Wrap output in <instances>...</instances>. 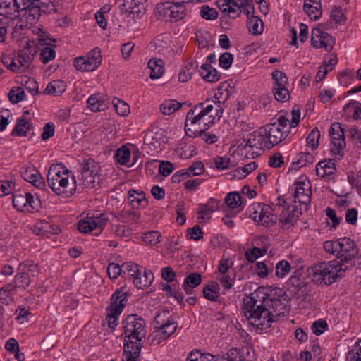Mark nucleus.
Returning a JSON list of instances; mask_svg holds the SVG:
<instances>
[{
    "mask_svg": "<svg viewBox=\"0 0 361 361\" xmlns=\"http://www.w3.org/2000/svg\"><path fill=\"white\" fill-rule=\"evenodd\" d=\"M154 279L153 273L149 269L142 267L133 279V284L139 289H145L151 286Z\"/></svg>",
    "mask_w": 361,
    "mask_h": 361,
    "instance_id": "nucleus-23",
    "label": "nucleus"
},
{
    "mask_svg": "<svg viewBox=\"0 0 361 361\" xmlns=\"http://www.w3.org/2000/svg\"><path fill=\"white\" fill-rule=\"evenodd\" d=\"M87 106L92 111H101L107 108L106 102L102 99L99 94H93L90 96L87 102Z\"/></svg>",
    "mask_w": 361,
    "mask_h": 361,
    "instance_id": "nucleus-38",
    "label": "nucleus"
},
{
    "mask_svg": "<svg viewBox=\"0 0 361 361\" xmlns=\"http://www.w3.org/2000/svg\"><path fill=\"white\" fill-rule=\"evenodd\" d=\"M13 207L18 210L27 212H35L39 210L42 202L37 195L25 190H18L13 195Z\"/></svg>",
    "mask_w": 361,
    "mask_h": 361,
    "instance_id": "nucleus-8",
    "label": "nucleus"
},
{
    "mask_svg": "<svg viewBox=\"0 0 361 361\" xmlns=\"http://www.w3.org/2000/svg\"><path fill=\"white\" fill-rule=\"evenodd\" d=\"M128 200L133 208L145 207L147 204L145 194L142 191L138 192L130 189L128 192Z\"/></svg>",
    "mask_w": 361,
    "mask_h": 361,
    "instance_id": "nucleus-27",
    "label": "nucleus"
},
{
    "mask_svg": "<svg viewBox=\"0 0 361 361\" xmlns=\"http://www.w3.org/2000/svg\"><path fill=\"white\" fill-rule=\"evenodd\" d=\"M276 276L278 278H284L290 271L291 266L288 261L281 260L276 265Z\"/></svg>",
    "mask_w": 361,
    "mask_h": 361,
    "instance_id": "nucleus-50",
    "label": "nucleus"
},
{
    "mask_svg": "<svg viewBox=\"0 0 361 361\" xmlns=\"http://www.w3.org/2000/svg\"><path fill=\"white\" fill-rule=\"evenodd\" d=\"M30 0H0V14L11 19L20 16Z\"/></svg>",
    "mask_w": 361,
    "mask_h": 361,
    "instance_id": "nucleus-13",
    "label": "nucleus"
},
{
    "mask_svg": "<svg viewBox=\"0 0 361 361\" xmlns=\"http://www.w3.org/2000/svg\"><path fill=\"white\" fill-rule=\"evenodd\" d=\"M204 166L201 161H197L191 165L185 171L188 172V177L191 176H199L204 173Z\"/></svg>",
    "mask_w": 361,
    "mask_h": 361,
    "instance_id": "nucleus-63",
    "label": "nucleus"
},
{
    "mask_svg": "<svg viewBox=\"0 0 361 361\" xmlns=\"http://www.w3.org/2000/svg\"><path fill=\"white\" fill-rule=\"evenodd\" d=\"M148 67L151 70L150 78L157 79L159 78L164 71V62L160 59H152L148 62Z\"/></svg>",
    "mask_w": 361,
    "mask_h": 361,
    "instance_id": "nucleus-33",
    "label": "nucleus"
},
{
    "mask_svg": "<svg viewBox=\"0 0 361 361\" xmlns=\"http://www.w3.org/2000/svg\"><path fill=\"white\" fill-rule=\"evenodd\" d=\"M202 282L201 275L198 273L190 274L185 277L183 288L186 294L192 293V289L198 286Z\"/></svg>",
    "mask_w": 361,
    "mask_h": 361,
    "instance_id": "nucleus-32",
    "label": "nucleus"
},
{
    "mask_svg": "<svg viewBox=\"0 0 361 361\" xmlns=\"http://www.w3.org/2000/svg\"><path fill=\"white\" fill-rule=\"evenodd\" d=\"M274 94L275 99L281 102L287 101L290 97L289 91L286 87V85L283 87H274Z\"/></svg>",
    "mask_w": 361,
    "mask_h": 361,
    "instance_id": "nucleus-57",
    "label": "nucleus"
},
{
    "mask_svg": "<svg viewBox=\"0 0 361 361\" xmlns=\"http://www.w3.org/2000/svg\"><path fill=\"white\" fill-rule=\"evenodd\" d=\"M332 148L331 152L334 154L341 155V152L345 147V138L331 139Z\"/></svg>",
    "mask_w": 361,
    "mask_h": 361,
    "instance_id": "nucleus-62",
    "label": "nucleus"
},
{
    "mask_svg": "<svg viewBox=\"0 0 361 361\" xmlns=\"http://www.w3.org/2000/svg\"><path fill=\"white\" fill-rule=\"evenodd\" d=\"M264 137L262 134L259 132V135H254L249 139H247L245 142V145H244V149H261L265 148L264 146Z\"/></svg>",
    "mask_w": 361,
    "mask_h": 361,
    "instance_id": "nucleus-41",
    "label": "nucleus"
},
{
    "mask_svg": "<svg viewBox=\"0 0 361 361\" xmlns=\"http://www.w3.org/2000/svg\"><path fill=\"white\" fill-rule=\"evenodd\" d=\"M167 11H169V16L171 20L173 21L182 20L187 15L185 4L183 3L178 4L177 1L174 0L172 5H169L166 7V12Z\"/></svg>",
    "mask_w": 361,
    "mask_h": 361,
    "instance_id": "nucleus-24",
    "label": "nucleus"
},
{
    "mask_svg": "<svg viewBox=\"0 0 361 361\" xmlns=\"http://www.w3.org/2000/svg\"><path fill=\"white\" fill-rule=\"evenodd\" d=\"M80 180L85 188H94L99 185L100 166L92 158L84 159L80 163Z\"/></svg>",
    "mask_w": 361,
    "mask_h": 361,
    "instance_id": "nucleus-6",
    "label": "nucleus"
},
{
    "mask_svg": "<svg viewBox=\"0 0 361 361\" xmlns=\"http://www.w3.org/2000/svg\"><path fill=\"white\" fill-rule=\"evenodd\" d=\"M272 78L276 82L275 87H283L288 82L287 77L284 73L281 71H275L272 73Z\"/></svg>",
    "mask_w": 361,
    "mask_h": 361,
    "instance_id": "nucleus-64",
    "label": "nucleus"
},
{
    "mask_svg": "<svg viewBox=\"0 0 361 361\" xmlns=\"http://www.w3.org/2000/svg\"><path fill=\"white\" fill-rule=\"evenodd\" d=\"M207 112L199 104L195 105L187 114L185 122V130L188 128H195L196 125H200V121L207 115Z\"/></svg>",
    "mask_w": 361,
    "mask_h": 361,
    "instance_id": "nucleus-20",
    "label": "nucleus"
},
{
    "mask_svg": "<svg viewBox=\"0 0 361 361\" xmlns=\"http://www.w3.org/2000/svg\"><path fill=\"white\" fill-rule=\"evenodd\" d=\"M335 171L334 164L331 160L319 161L316 167L317 175L322 178L331 176L334 174Z\"/></svg>",
    "mask_w": 361,
    "mask_h": 361,
    "instance_id": "nucleus-31",
    "label": "nucleus"
},
{
    "mask_svg": "<svg viewBox=\"0 0 361 361\" xmlns=\"http://www.w3.org/2000/svg\"><path fill=\"white\" fill-rule=\"evenodd\" d=\"M222 7L223 11L228 12L233 18L240 16L241 8L247 16L254 11V7L250 4V0H224Z\"/></svg>",
    "mask_w": 361,
    "mask_h": 361,
    "instance_id": "nucleus-14",
    "label": "nucleus"
},
{
    "mask_svg": "<svg viewBox=\"0 0 361 361\" xmlns=\"http://www.w3.org/2000/svg\"><path fill=\"white\" fill-rule=\"evenodd\" d=\"M200 75L207 81L210 82H217L221 75L218 73L217 71L213 68L209 63H204L200 66Z\"/></svg>",
    "mask_w": 361,
    "mask_h": 361,
    "instance_id": "nucleus-29",
    "label": "nucleus"
},
{
    "mask_svg": "<svg viewBox=\"0 0 361 361\" xmlns=\"http://www.w3.org/2000/svg\"><path fill=\"white\" fill-rule=\"evenodd\" d=\"M146 2L147 0H123L122 11L140 18L145 13Z\"/></svg>",
    "mask_w": 361,
    "mask_h": 361,
    "instance_id": "nucleus-19",
    "label": "nucleus"
},
{
    "mask_svg": "<svg viewBox=\"0 0 361 361\" xmlns=\"http://www.w3.org/2000/svg\"><path fill=\"white\" fill-rule=\"evenodd\" d=\"M348 265L339 264L338 261L324 262L308 269L309 276L316 284L329 286L344 277Z\"/></svg>",
    "mask_w": 361,
    "mask_h": 361,
    "instance_id": "nucleus-4",
    "label": "nucleus"
},
{
    "mask_svg": "<svg viewBox=\"0 0 361 361\" xmlns=\"http://www.w3.org/2000/svg\"><path fill=\"white\" fill-rule=\"evenodd\" d=\"M320 137V131L314 128L307 136L306 140L312 149H316L319 145V139Z\"/></svg>",
    "mask_w": 361,
    "mask_h": 361,
    "instance_id": "nucleus-59",
    "label": "nucleus"
},
{
    "mask_svg": "<svg viewBox=\"0 0 361 361\" xmlns=\"http://www.w3.org/2000/svg\"><path fill=\"white\" fill-rule=\"evenodd\" d=\"M115 157L116 161L122 165H126L129 161L130 157V149L126 146H122L118 148L116 152Z\"/></svg>",
    "mask_w": 361,
    "mask_h": 361,
    "instance_id": "nucleus-45",
    "label": "nucleus"
},
{
    "mask_svg": "<svg viewBox=\"0 0 361 361\" xmlns=\"http://www.w3.org/2000/svg\"><path fill=\"white\" fill-rule=\"evenodd\" d=\"M30 130V123L27 119L20 118L18 119L17 124L11 132V135L19 137L25 136Z\"/></svg>",
    "mask_w": 361,
    "mask_h": 361,
    "instance_id": "nucleus-42",
    "label": "nucleus"
},
{
    "mask_svg": "<svg viewBox=\"0 0 361 361\" xmlns=\"http://www.w3.org/2000/svg\"><path fill=\"white\" fill-rule=\"evenodd\" d=\"M128 292L124 288H118L112 295L111 304L107 308V316L106 320L111 329H114L118 324V317L126 306Z\"/></svg>",
    "mask_w": 361,
    "mask_h": 361,
    "instance_id": "nucleus-7",
    "label": "nucleus"
},
{
    "mask_svg": "<svg viewBox=\"0 0 361 361\" xmlns=\"http://www.w3.org/2000/svg\"><path fill=\"white\" fill-rule=\"evenodd\" d=\"M301 212L296 207L290 209L287 208L280 214L279 221L286 225H293L299 218Z\"/></svg>",
    "mask_w": 361,
    "mask_h": 361,
    "instance_id": "nucleus-30",
    "label": "nucleus"
},
{
    "mask_svg": "<svg viewBox=\"0 0 361 361\" xmlns=\"http://www.w3.org/2000/svg\"><path fill=\"white\" fill-rule=\"evenodd\" d=\"M207 112L199 104L195 105L187 114L185 122V130L188 128H195L196 125H200V121L207 115Z\"/></svg>",
    "mask_w": 361,
    "mask_h": 361,
    "instance_id": "nucleus-21",
    "label": "nucleus"
},
{
    "mask_svg": "<svg viewBox=\"0 0 361 361\" xmlns=\"http://www.w3.org/2000/svg\"><path fill=\"white\" fill-rule=\"evenodd\" d=\"M111 231L121 238L129 237L133 234V229L126 224H114L111 226Z\"/></svg>",
    "mask_w": 361,
    "mask_h": 361,
    "instance_id": "nucleus-44",
    "label": "nucleus"
},
{
    "mask_svg": "<svg viewBox=\"0 0 361 361\" xmlns=\"http://www.w3.org/2000/svg\"><path fill=\"white\" fill-rule=\"evenodd\" d=\"M228 86L225 84L220 85L218 88V92L214 94L212 102H222L225 103L230 97V93L228 90Z\"/></svg>",
    "mask_w": 361,
    "mask_h": 361,
    "instance_id": "nucleus-51",
    "label": "nucleus"
},
{
    "mask_svg": "<svg viewBox=\"0 0 361 361\" xmlns=\"http://www.w3.org/2000/svg\"><path fill=\"white\" fill-rule=\"evenodd\" d=\"M312 45L316 49L324 48L326 51L330 52L335 44V39L319 28H314L312 30Z\"/></svg>",
    "mask_w": 361,
    "mask_h": 361,
    "instance_id": "nucleus-16",
    "label": "nucleus"
},
{
    "mask_svg": "<svg viewBox=\"0 0 361 361\" xmlns=\"http://www.w3.org/2000/svg\"><path fill=\"white\" fill-rule=\"evenodd\" d=\"M172 319L173 318L169 316V312L168 311H163L156 315L153 322L154 328L155 329H159L166 323L171 322Z\"/></svg>",
    "mask_w": 361,
    "mask_h": 361,
    "instance_id": "nucleus-48",
    "label": "nucleus"
},
{
    "mask_svg": "<svg viewBox=\"0 0 361 361\" xmlns=\"http://www.w3.org/2000/svg\"><path fill=\"white\" fill-rule=\"evenodd\" d=\"M57 41V39L50 37L47 35V63L56 58V54L54 49L57 47L56 44Z\"/></svg>",
    "mask_w": 361,
    "mask_h": 361,
    "instance_id": "nucleus-49",
    "label": "nucleus"
},
{
    "mask_svg": "<svg viewBox=\"0 0 361 361\" xmlns=\"http://www.w3.org/2000/svg\"><path fill=\"white\" fill-rule=\"evenodd\" d=\"M276 221V217L272 214V209L267 204H262L261 215H259L258 224L266 227L272 226Z\"/></svg>",
    "mask_w": 361,
    "mask_h": 361,
    "instance_id": "nucleus-25",
    "label": "nucleus"
},
{
    "mask_svg": "<svg viewBox=\"0 0 361 361\" xmlns=\"http://www.w3.org/2000/svg\"><path fill=\"white\" fill-rule=\"evenodd\" d=\"M225 202L231 209L239 207L242 204L241 196L238 192H231L226 195L225 198Z\"/></svg>",
    "mask_w": 361,
    "mask_h": 361,
    "instance_id": "nucleus-47",
    "label": "nucleus"
},
{
    "mask_svg": "<svg viewBox=\"0 0 361 361\" xmlns=\"http://www.w3.org/2000/svg\"><path fill=\"white\" fill-rule=\"evenodd\" d=\"M108 221L109 219L106 214L103 213L97 214L96 216L80 220L78 222V228L80 232L83 233L96 231L94 235H98L104 228Z\"/></svg>",
    "mask_w": 361,
    "mask_h": 361,
    "instance_id": "nucleus-11",
    "label": "nucleus"
},
{
    "mask_svg": "<svg viewBox=\"0 0 361 361\" xmlns=\"http://www.w3.org/2000/svg\"><path fill=\"white\" fill-rule=\"evenodd\" d=\"M331 18L335 21L336 23H343L346 17L343 9L339 6H334L331 12Z\"/></svg>",
    "mask_w": 361,
    "mask_h": 361,
    "instance_id": "nucleus-60",
    "label": "nucleus"
},
{
    "mask_svg": "<svg viewBox=\"0 0 361 361\" xmlns=\"http://www.w3.org/2000/svg\"><path fill=\"white\" fill-rule=\"evenodd\" d=\"M214 123V117L209 116V121L204 122V128L200 126L198 128H186V135L190 137H201L202 139L207 144H214L217 142V136L214 133L207 132V130Z\"/></svg>",
    "mask_w": 361,
    "mask_h": 361,
    "instance_id": "nucleus-15",
    "label": "nucleus"
},
{
    "mask_svg": "<svg viewBox=\"0 0 361 361\" xmlns=\"http://www.w3.org/2000/svg\"><path fill=\"white\" fill-rule=\"evenodd\" d=\"M49 186L56 195L64 198L71 197L76 190L75 180L73 178V186L69 185L68 176H62L61 178H47Z\"/></svg>",
    "mask_w": 361,
    "mask_h": 361,
    "instance_id": "nucleus-12",
    "label": "nucleus"
},
{
    "mask_svg": "<svg viewBox=\"0 0 361 361\" xmlns=\"http://www.w3.org/2000/svg\"><path fill=\"white\" fill-rule=\"evenodd\" d=\"M182 104L173 99H169L164 101L160 105V111L164 115H171L173 114L176 111L180 109L182 107Z\"/></svg>",
    "mask_w": 361,
    "mask_h": 361,
    "instance_id": "nucleus-40",
    "label": "nucleus"
},
{
    "mask_svg": "<svg viewBox=\"0 0 361 361\" xmlns=\"http://www.w3.org/2000/svg\"><path fill=\"white\" fill-rule=\"evenodd\" d=\"M219 13L215 8L203 5L200 10V16L207 20H213L218 18Z\"/></svg>",
    "mask_w": 361,
    "mask_h": 361,
    "instance_id": "nucleus-53",
    "label": "nucleus"
},
{
    "mask_svg": "<svg viewBox=\"0 0 361 361\" xmlns=\"http://www.w3.org/2000/svg\"><path fill=\"white\" fill-rule=\"evenodd\" d=\"M17 291L14 288L7 283L0 288V301L5 305H9L14 302V295Z\"/></svg>",
    "mask_w": 361,
    "mask_h": 361,
    "instance_id": "nucleus-35",
    "label": "nucleus"
},
{
    "mask_svg": "<svg viewBox=\"0 0 361 361\" xmlns=\"http://www.w3.org/2000/svg\"><path fill=\"white\" fill-rule=\"evenodd\" d=\"M161 237L158 231H149L142 235V240L146 244L153 246L160 242Z\"/></svg>",
    "mask_w": 361,
    "mask_h": 361,
    "instance_id": "nucleus-52",
    "label": "nucleus"
},
{
    "mask_svg": "<svg viewBox=\"0 0 361 361\" xmlns=\"http://www.w3.org/2000/svg\"><path fill=\"white\" fill-rule=\"evenodd\" d=\"M339 244L337 254V258L340 259L338 264H344L345 265L350 264V265L348 267H352V262L356 258L359 253V249L355 243L349 238H340Z\"/></svg>",
    "mask_w": 361,
    "mask_h": 361,
    "instance_id": "nucleus-9",
    "label": "nucleus"
},
{
    "mask_svg": "<svg viewBox=\"0 0 361 361\" xmlns=\"http://www.w3.org/2000/svg\"><path fill=\"white\" fill-rule=\"evenodd\" d=\"M66 89V83L61 80H56L47 85V94L55 97L61 95Z\"/></svg>",
    "mask_w": 361,
    "mask_h": 361,
    "instance_id": "nucleus-37",
    "label": "nucleus"
},
{
    "mask_svg": "<svg viewBox=\"0 0 361 361\" xmlns=\"http://www.w3.org/2000/svg\"><path fill=\"white\" fill-rule=\"evenodd\" d=\"M142 268V267H140L138 264L133 262H126L122 264L123 272L124 274L127 273L133 279L137 276L140 269Z\"/></svg>",
    "mask_w": 361,
    "mask_h": 361,
    "instance_id": "nucleus-55",
    "label": "nucleus"
},
{
    "mask_svg": "<svg viewBox=\"0 0 361 361\" xmlns=\"http://www.w3.org/2000/svg\"><path fill=\"white\" fill-rule=\"evenodd\" d=\"M25 91L22 87H16L12 88L8 94L9 100L13 104H18L24 99Z\"/></svg>",
    "mask_w": 361,
    "mask_h": 361,
    "instance_id": "nucleus-46",
    "label": "nucleus"
},
{
    "mask_svg": "<svg viewBox=\"0 0 361 361\" xmlns=\"http://www.w3.org/2000/svg\"><path fill=\"white\" fill-rule=\"evenodd\" d=\"M118 220L128 225H137L140 223V213L134 210L123 209L118 214Z\"/></svg>",
    "mask_w": 361,
    "mask_h": 361,
    "instance_id": "nucleus-26",
    "label": "nucleus"
},
{
    "mask_svg": "<svg viewBox=\"0 0 361 361\" xmlns=\"http://www.w3.org/2000/svg\"><path fill=\"white\" fill-rule=\"evenodd\" d=\"M347 359L350 361H361V339L358 341L355 347L348 352Z\"/></svg>",
    "mask_w": 361,
    "mask_h": 361,
    "instance_id": "nucleus-61",
    "label": "nucleus"
},
{
    "mask_svg": "<svg viewBox=\"0 0 361 361\" xmlns=\"http://www.w3.org/2000/svg\"><path fill=\"white\" fill-rule=\"evenodd\" d=\"M113 104L118 114L125 116L130 113V107L126 102L115 98L113 100Z\"/></svg>",
    "mask_w": 361,
    "mask_h": 361,
    "instance_id": "nucleus-54",
    "label": "nucleus"
},
{
    "mask_svg": "<svg viewBox=\"0 0 361 361\" xmlns=\"http://www.w3.org/2000/svg\"><path fill=\"white\" fill-rule=\"evenodd\" d=\"M252 13H250L249 16H247V27L250 32L255 35H259L263 32L264 23L259 17L252 16Z\"/></svg>",
    "mask_w": 361,
    "mask_h": 361,
    "instance_id": "nucleus-34",
    "label": "nucleus"
},
{
    "mask_svg": "<svg viewBox=\"0 0 361 361\" xmlns=\"http://www.w3.org/2000/svg\"><path fill=\"white\" fill-rule=\"evenodd\" d=\"M288 123V118L280 115L274 123L267 124L259 128V133L264 137V146L265 148L270 149L288 137L290 133Z\"/></svg>",
    "mask_w": 361,
    "mask_h": 361,
    "instance_id": "nucleus-5",
    "label": "nucleus"
},
{
    "mask_svg": "<svg viewBox=\"0 0 361 361\" xmlns=\"http://www.w3.org/2000/svg\"><path fill=\"white\" fill-rule=\"evenodd\" d=\"M41 0H30L26 5V8L23 10V16L30 25L35 23L42 15V12H44V3L39 1Z\"/></svg>",
    "mask_w": 361,
    "mask_h": 361,
    "instance_id": "nucleus-18",
    "label": "nucleus"
},
{
    "mask_svg": "<svg viewBox=\"0 0 361 361\" xmlns=\"http://www.w3.org/2000/svg\"><path fill=\"white\" fill-rule=\"evenodd\" d=\"M33 37L28 40L27 45L20 50L16 61L19 68L18 73L27 69L32 60L33 56L40 51V61L45 63V31L43 25L35 26L32 29Z\"/></svg>",
    "mask_w": 361,
    "mask_h": 361,
    "instance_id": "nucleus-3",
    "label": "nucleus"
},
{
    "mask_svg": "<svg viewBox=\"0 0 361 361\" xmlns=\"http://www.w3.org/2000/svg\"><path fill=\"white\" fill-rule=\"evenodd\" d=\"M286 296V292L280 288L259 287L244 299L245 316L257 329H266L283 314Z\"/></svg>",
    "mask_w": 361,
    "mask_h": 361,
    "instance_id": "nucleus-1",
    "label": "nucleus"
},
{
    "mask_svg": "<svg viewBox=\"0 0 361 361\" xmlns=\"http://www.w3.org/2000/svg\"><path fill=\"white\" fill-rule=\"evenodd\" d=\"M314 161V156L310 152H301L298 154L297 161L292 163V169L298 170L307 164H312Z\"/></svg>",
    "mask_w": 361,
    "mask_h": 361,
    "instance_id": "nucleus-39",
    "label": "nucleus"
},
{
    "mask_svg": "<svg viewBox=\"0 0 361 361\" xmlns=\"http://www.w3.org/2000/svg\"><path fill=\"white\" fill-rule=\"evenodd\" d=\"M311 186L309 181H298L295 191V202L305 205V210L311 203Z\"/></svg>",
    "mask_w": 361,
    "mask_h": 361,
    "instance_id": "nucleus-17",
    "label": "nucleus"
},
{
    "mask_svg": "<svg viewBox=\"0 0 361 361\" xmlns=\"http://www.w3.org/2000/svg\"><path fill=\"white\" fill-rule=\"evenodd\" d=\"M219 286L217 283H212V284L204 286L203 289V294L205 298L216 301L219 295Z\"/></svg>",
    "mask_w": 361,
    "mask_h": 361,
    "instance_id": "nucleus-43",
    "label": "nucleus"
},
{
    "mask_svg": "<svg viewBox=\"0 0 361 361\" xmlns=\"http://www.w3.org/2000/svg\"><path fill=\"white\" fill-rule=\"evenodd\" d=\"M266 252V249L253 247L252 249H249L246 251L245 256L248 262H254L259 257L263 256Z\"/></svg>",
    "mask_w": 361,
    "mask_h": 361,
    "instance_id": "nucleus-56",
    "label": "nucleus"
},
{
    "mask_svg": "<svg viewBox=\"0 0 361 361\" xmlns=\"http://www.w3.org/2000/svg\"><path fill=\"white\" fill-rule=\"evenodd\" d=\"M177 329V324L174 322L173 318L171 322L166 323L158 330L162 334L164 338H169L172 335Z\"/></svg>",
    "mask_w": 361,
    "mask_h": 361,
    "instance_id": "nucleus-58",
    "label": "nucleus"
},
{
    "mask_svg": "<svg viewBox=\"0 0 361 361\" xmlns=\"http://www.w3.org/2000/svg\"><path fill=\"white\" fill-rule=\"evenodd\" d=\"M23 178L30 182L33 185L38 188L43 189L45 186V183L40 173L35 169H30L23 173Z\"/></svg>",
    "mask_w": 361,
    "mask_h": 361,
    "instance_id": "nucleus-28",
    "label": "nucleus"
},
{
    "mask_svg": "<svg viewBox=\"0 0 361 361\" xmlns=\"http://www.w3.org/2000/svg\"><path fill=\"white\" fill-rule=\"evenodd\" d=\"M102 54L99 48L91 50L87 56L74 59V66L80 71H93L101 64Z\"/></svg>",
    "mask_w": 361,
    "mask_h": 361,
    "instance_id": "nucleus-10",
    "label": "nucleus"
},
{
    "mask_svg": "<svg viewBox=\"0 0 361 361\" xmlns=\"http://www.w3.org/2000/svg\"><path fill=\"white\" fill-rule=\"evenodd\" d=\"M123 324L124 359L126 361H139L143 341L147 334L145 321L137 314H130L126 317Z\"/></svg>",
    "mask_w": 361,
    "mask_h": 361,
    "instance_id": "nucleus-2",
    "label": "nucleus"
},
{
    "mask_svg": "<svg viewBox=\"0 0 361 361\" xmlns=\"http://www.w3.org/2000/svg\"><path fill=\"white\" fill-rule=\"evenodd\" d=\"M1 62L8 69L13 72L19 71V68L17 66L15 58V53L13 50L9 49L2 53Z\"/></svg>",
    "mask_w": 361,
    "mask_h": 361,
    "instance_id": "nucleus-36",
    "label": "nucleus"
},
{
    "mask_svg": "<svg viewBox=\"0 0 361 361\" xmlns=\"http://www.w3.org/2000/svg\"><path fill=\"white\" fill-rule=\"evenodd\" d=\"M18 270V272L15 276L13 281L9 283L16 291L26 289L30 283L29 274L26 271V264H20Z\"/></svg>",
    "mask_w": 361,
    "mask_h": 361,
    "instance_id": "nucleus-22",
    "label": "nucleus"
}]
</instances>
